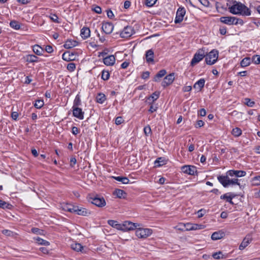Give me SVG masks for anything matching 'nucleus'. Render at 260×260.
Segmentation results:
<instances>
[{
    "mask_svg": "<svg viewBox=\"0 0 260 260\" xmlns=\"http://www.w3.org/2000/svg\"><path fill=\"white\" fill-rule=\"evenodd\" d=\"M226 6L229 12L233 15L249 16L251 14V10L240 2L229 0L226 3Z\"/></svg>",
    "mask_w": 260,
    "mask_h": 260,
    "instance_id": "obj_1",
    "label": "nucleus"
},
{
    "mask_svg": "<svg viewBox=\"0 0 260 260\" xmlns=\"http://www.w3.org/2000/svg\"><path fill=\"white\" fill-rule=\"evenodd\" d=\"M219 21L228 25H237L238 24L243 25L244 24V21L242 19L235 16H222L219 18Z\"/></svg>",
    "mask_w": 260,
    "mask_h": 260,
    "instance_id": "obj_2",
    "label": "nucleus"
},
{
    "mask_svg": "<svg viewBox=\"0 0 260 260\" xmlns=\"http://www.w3.org/2000/svg\"><path fill=\"white\" fill-rule=\"evenodd\" d=\"M218 57V51L216 49H213L205 57V61L207 64L212 65L214 64Z\"/></svg>",
    "mask_w": 260,
    "mask_h": 260,
    "instance_id": "obj_3",
    "label": "nucleus"
},
{
    "mask_svg": "<svg viewBox=\"0 0 260 260\" xmlns=\"http://www.w3.org/2000/svg\"><path fill=\"white\" fill-rule=\"evenodd\" d=\"M88 201L89 202L100 208L103 207L106 205L105 199L98 195L94 197H89L88 199Z\"/></svg>",
    "mask_w": 260,
    "mask_h": 260,
    "instance_id": "obj_4",
    "label": "nucleus"
},
{
    "mask_svg": "<svg viewBox=\"0 0 260 260\" xmlns=\"http://www.w3.org/2000/svg\"><path fill=\"white\" fill-rule=\"evenodd\" d=\"M136 236L140 239H145L152 234V230L147 228H136Z\"/></svg>",
    "mask_w": 260,
    "mask_h": 260,
    "instance_id": "obj_5",
    "label": "nucleus"
},
{
    "mask_svg": "<svg viewBox=\"0 0 260 260\" xmlns=\"http://www.w3.org/2000/svg\"><path fill=\"white\" fill-rule=\"evenodd\" d=\"M205 56V51L204 48L199 49L197 52L194 54L192 58L190 65L193 66L196 64L201 61Z\"/></svg>",
    "mask_w": 260,
    "mask_h": 260,
    "instance_id": "obj_6",
    "label": "nucleus"
},
{
    "mask_svg": "<svg viewBox=\"0 0 260 260\" xmlns=\"http://www.w3.org/2000/svg\"><path fill=\"white\" fill-rule=\"evenodd\" d=\"M139 224L138 223H133L129 221H125L122 223L121 231L123 232H127L135 230Z\"/></svg>",
    "mask_w": 260,
    "mask_h": 260,
    "instance_id": "obj_7",
    "label": "nucleus"
},
{
    "mask_svg": "<svg viewBox=\"0 0 260 260\" xmlns=\"http://www.w3.org/2000/svg\"><path fill=\"white\" fill-rule=\"evenodd\" d=\"M135 33V29L132 26L127 25L124 27L120 33V36L122 38H127Z\"/></svg>",
    "mask_w": 260,
    "mask_h": 260,
    "instance_id": "obj_8",
    "label": "nucleus"
},
{
    "mask_svg": "<svg viewBox=\"0 0 260 260\" xmlns=\"http://www.w3.org/2000/svg\"><path fill=\"white\" fill-rule=\"evenodd\" d=\"M182 172L189 175H197L198 171L197 167L194 166L185 165L181 167Z\"/></svg>",
    "mask_w": 260,
    "mask_h": 260,
    "instance_id": "obj_9",
    "label": "nucleus"
},
{
    "mask_svg": "<svg viewBox=\"0 0 260 260\" xmlns=\"http://www.w3.org/2000/svg\"><path fill=\"white\" fill-rule=\"evenodd\" d=\"M185 13L186 10L185 8L184 7H179L176 12L174 22L176 24L181 22L183 20Z\"/></svg>",
    "mask_w": 260,
    "mask_h": 260,
    "instance_id": "obj_10",
    "label": "nucleus"
},
{
    "mask_svg": "<svg viewBox=\"0 0 260 260\" xmlns=\"http://www.w3.org/2000/svg\"><path fill=\"white\" fill-rule=\"evenodd\" d=\"M73 213L81 216H87L90 214V211L86 208L77 206H75Z\"/></svg>",
    "mask_w": 260,
    "mask_h": 260,
    "instance_id": "obj_11",
    "label": "nucleus"
},
{
    "mask_svg": "<svg viewBox=\"0 0 260 260\" xmlns=\"http://www.w3.org/2000/svg\"><path fill=\"white\" fill-rule=\"evenodd\" d=\"M184 226H186V231L202 230L204 229L205 227L204 225L202 224H196L191 223H186Z\"/></svg>",
    "mask_w": 260,
    "mask_h": 260,
    "instance_id": "obj_12",
    "label": "nucleus"
},
{
    "mask_svg": "<svg viewBox=\"0 0 260 260\" xmlns=\"http://www.w3.org/2000/svg\"><path fill=\"white\" fill-rule=\"evenodd\" d=\"M174 79V73H171L168 75L164 78L162 82H161V86L164 88L168 86L173 82Z\"/></svg>",
    "mask_w": 260,
    "mask_h": 260,
    "instance_id": "obj_13",
    "label": "nucleus"
},
{
    "mask_svg": "<svg viewBox=\"0 0 260 260\" xmlns=\"http://www.w3.org/2000/svg\"><path fill=\"white\" fill-rule=\"evenodd\" d=\"M102 29L106 34L109 35L113 31L114 25L112 23L104 22L102 24Z\"/></svg>",
    "mask_w": 260,
    "mask_h": 260,
    "instance_id": "obj_14",
    "label": "nucleus"
},
{
    "mask_svg": "<svg viewBox=\"0 0 260 260\" xmlns=\"http://www.w3.org/2000/svg\"><path fill=\"white\" fill-rule=\"evenodd\" d=\"M72 108L73 111V115L75 117L80 120H83L84 119V112L82 111L81 108H80L79 107H75Z\"/></svg>",
    "mask_w": 260,
    "mask_h": 260,
    "instance_id": "obj_15",
    "label": "nucleus"
},
{
    "mask_svg": "<svg viewBox=\"0 0 260 260\" xmlns=\"http://www.w3.org/2000/svg\"><path fill=\"white\" fill-rule=\"evenodd\" d=\"M226 174L230 177L236 176V177H242L245 176L246 173L244 171L231 170L228 171Z\"/></svg>",
    "mask_w": 260,
    "mask_h": 260,
    "instance_id": "obj_16",
    "label": "nucleus"
},
{
    "mask_svg": "<svg viewBox=\"0 0 260 260\" xmlns=\"http://www.w3.org/2000/svg\"><path fill=\"white\" fill-rule=\"evenodd\" d=\"M252 238L250 235H247L243 239L241 243L239 246V249L242 250L245 249L252 241Z\"/></svg>",
    "mask_w": 260,
    "mask_h": 260,
    "instance_id": "obj_17",
    "label": "nucleus"
},
{
    "mask_svg": "<svg viewBox=\"0 0 260 260\" xmlns=\"http://www.w3.org/2000/svg\"><path fill=\"white\" fill-rule=\"evenodd\" d=\"M237 195L233 192H228L220 196V199L225 200L226 201L231 205H233L234 203L232 200L235 198Z\"/></svg>",
    "mask_w": 260,
    "mask_h": 260,
    "instance_id": "obj_18",
    "label": "nucleus"
},
{
    "mask_svg": "<svg viewBox=\"0 0 260 260\" xmlns=\"http://www.w3.org/2000/svg\"><path fill=\"white\" fill-rule=\"evenodd\" d=\"M229 175L226 174V176L224 175H220L217 177V180L220 182V184L224 187H229Z\"/></svg>",
    "mask_w": 260,
    "mask_h": 260,
    "instance_id": "obj_19",
    "label": "nucleus"
},
{
    "mask_svg": "<svg viewBox=\"0 0 260 260\" xmlns=\"http://www.w3.org/2000/svg\"><path fill=\"white\" fill-rule=\"evenodd\" d=\"M23 59L27 63L39 62V57L34 54H27L23 57Z\"/></svg>",
    "mask_w": 260,
    "mask_h": 260,
    "instance_id": "obj_20",
    "label": "nucleus"
},
{
    "mask_svg": "<svg viewBox=\"0 0 260 260\" xmlns=\"http://www.w3.org/2000/svg\"><path fill=\"white\" fill-rule=\"evenodd\" d=\"M104 63L107 66H113L115 62V56L113 55H110L106 56L103 59Z\"/></svg>",
    "mask_w": 260,
    "mask_h": 260,
    "instance_id": "obj_21",
    "label": "nucleus"
},
{
    "mask_svg": "<svg viewBox=\"0 0 260 260\" xmlns=\"http://www.w3.org/2000/svg\"><path fill=\"white\" fill-rule=\"evenodd\" d=\"M74 56V53L66 51L62 54V58L66 61H70L75 60Z\"/></svg>",
    "mask_w": 260,
    "mask_h": 260,
    "instance_id": "obj_22",
    "label": "nucleus"
},
{
    "mask_svg": "<svg viewBox=\"0 0 260 260\" xmlns=\"http://www.w3.org/2000/svg\"><path fill=\"white\" fill-rule=\"evenodd\" d=\"M146 62L148 63H153L154 62V52L152 49H149L146 51L145 53Z\"/></svg>",
    "mask_w": 260,
    "mask_h": 260,
    "instance_id": "obj_23",
    "label": "nucleus"
},
{
    "mask_svg": "<svg viewBox=\"0 0 260 260\" xmlns=\"http://www.w3.org/2000/svg\"><path fill=\"white\" fill-rule=\"evenodd\" d=\"M78 42L73 40H68L64 44L63 47L66 49H71L77 46Z\"/></svg>",
    "mask_w": 260,
    "mask_h": 260,
    "instance_id": "obj_24",
    "label": "nucleus"
},
{
    "mask_svg": "<svg viewBox=\"0 0 260 260\" xmlns=\"http://www.w3.org/2000/svg\"><path fill=\"white\" fill-rule=\"evenodd\" d=\"M90 35V30L87 27H83L80 31V36L83 39H86L89 37Z\"/></svg>",
    "mask_w": 260,
    "mask_h": 260,
    "instance_id": "obj_25",
    "label": "nucleus"
},
{
    "mask_svg": "<svg viewBox=\"0 0 260 260\" xmlns=\"http://www.w3.org/2000/svg\"><path fill=\"white\" fill-rule=\"evenodd\" d=\"M108 223L112 227L121 231L122 223H119L117 221L114 220H108Z\"/></svg>",
    "mask_w": 260,
    "mask_h": 260,
    "instance_id": "obj_26",
    "label": "nucleus"
},
{
    "mask_svg": "<svg viewBox=\"0 0 260 260\" xmlns=\"http://www.w3.org/2000/svg\"><path fill=\"white\" fill-rule=\"evenodd\" d=\"M205 83V80L204 78H201L195 83L193 85V87L194 88H198L199 91H201L204 87Z\"/></svg>",
    "mask_w": 260,
    "mask_h": 260,
    "instance_id": "obj_27",
    "label": "nucleus"
},
{
    "mask_svg": "<svg viewBox=\"0 0 260 260\" xmlns=\"http://www.w3.org/2000/svg\"><path fill=\"white\" fill-rule=\"evenodd\" d=\"M224 234L223 232L219 231L213 233L211 235V239L213 240H217L221 239L223 237Z\"/></svg>",
    "mask_w": 260,
    "mask_h": 260,
    "instance_id": "obj_28",
    "label": "nucleus"
},
{
    "mask_svg": "<svg viewBox=\"0 0 260 260\" xmlns=\"http://www.w3.org/2000/svg\"><path fill=\"white\" fill-rule=\"evenodd\" d=\"M34 52L37 55L41 56L44 52L43 49L39 45H35L32 47Z\"/></svg>",
    "mask_w": 260,
    "mask_h": 260,
    "instance_id": "obj_29",
    "label": "nucleus"
},
{
    "mask_svg": "<svg viewBox=\"0 0 260 260\" xmlns=\"http://www.w3.org/2000/svg\"><path fill=\"white\" fill-rule=\"evenodd\" d=\"M160 95L159 91H155L152 94H151L149 97L147 98V100L149 101H151V103L150 104H152L154 101L157 100Z\"/></svg>",
    "mask_w": 260,
    "mask_h": 260,
    "instance_id": "obj_30",
    "label": "nucleus"
},
{
    "mask_svg": "<svg viewBox=\"0 0 260 260\" xmlns=\"http://www.w3.org/2000/svg\"><path fill=\"white\" fill-rule=\"evenodd\" d=\"M113 178L116 181L121 182L122 184H128L129 180L128 178L123 176H115Z\"/></svg>",
    "mask_w": 260,
    "mask_h": 260,
    "instance_id": "obj_31",
    "label": "nucleus"
},
{
    "mask_svg": "<svg viewBox=\"0 0 260 260\" xmlns=\"http://www.w3.org/2000/svg\"><path fill=\"white\" fill-rule=\"evenodd\" d=\"M71 246L72 249L77 252H81L83 249V246L79 243H73Z\"/></svg>",
    "mask_w": 260,
    "mask_h": 260,
    "instance_id": "obj_32",
    "label": "nucleus"
},
{
    "mask_svg": "<svg viewBox=\"0 0 260 260\" xmlns=\"http://www.w3.org/2000/svg\"><path fill=\"white\" fill-rule=\"evenodd\" d=\"M82 105L81 96L79 94H77L74 100L72 108L79 107Z\"/></svg>",
    "mask_w": 260,
    "mask_h": 260,
    "instance_id": "obj_33",
    "label": "nucleus"
},
{
    "mask_svg": "<svg viewBox=\"0 0 260 260\" xmlns=\"http://www.w3.org/2000/svg\"><path fill=\"white\" fill-rule=\"evenodd\" d=\"M62 209L66 211L73 213L75 205L70 204H64L62 205Z\"/></svg>",
    "mask_w": 260,
    "mask_h": 260,
    "instance_id": "obj_34",
    "label": "nucleus"
},
{
    "mask_svg": "<svg viewBox=\"0 0 260 260\" xmlns=\"http://www.w3.org/2000/svg\"><path fill=\"white\" fill-rule=\"evenodd\" d=\"M167 73L165 70H160L154 77V81L155 82H158L159 80V78L164 76Z\"/></svg>",
    "mask_w": 260,
    "mask_h": 260,
    "instance_id": "obj_35",
    "label": "nucleus"
},
{
    "mask_svg": "<svg viewBox=\"0 0 260 260\" xmlns=\"http://www.w3.org/2000/svg\"><path fill=\"white\" fill-rule=\"evenodd\" d=\"M34 240L36 241L39 245L48 246L50 245V242L48 241L45 240L40 237L34 238Z\"/></svg>",
    "mask_w": 260,
    "mask_h": 260,
    "instance_id": "obj_36",
    "label": "nucleus"
},
{
    "mask_svg": "<svg viewBox=\"0 0 260 260\" xmlns=\"http://www.w3.org/2000/svg\"><path fill=\"white\" fill-rule=\"evenodd\" d=\"M10 26L15 30H19L21 28L20 23L15 20L11 21L10 22Z\"/></svg>",
    "mask_w": 260,
    "mask_h": 260,
    "instance_id": "obj_37",
    "label": "nucleus"
},
{
    "mask_svg": "<svg viewBox=\"0 0 260 260\" xmlns=\"http://www.w3.org/2000/svg\"><path fill=\"white\" fill-rule=\"evenodd\" d=\"M106 100L105 95L104 93H100L96 97V101L98 103L103 104Z\"/></svg>",
    "mask_w": 260,
    "mask_h": 260,
    "instance_id": "obj_38",
    "label": "nucleus"
},
{
    "mask_svg": "<svg viewBox=\"0 0 260 260\" xmlns=\"http://www.w3.org/2000/svg\"><path fill=\"white\" fill-rule=\"evenodd\" d=\"M251 63V58L250 57L244 58L240 62V65L242 67H246L249 66Z\"/></svg>",
    "mask_w": 260,
    "mask_h": 260,
    "instance_id": "obj_39",
    "label": "nucleus"
},
{
    "mask_svg": "<svg viewBox=\"0 0 260 260\" xmlns=\"http://www.w3.org/2000/svg\"><path fill=\"white\" fill-rule=\"evenodd\" d=\"M12 207V205L0 199V208L5 209H11Z\"/></svg>",
    "mask_w": 260,
    "mask_h": 260,
    "instance_id": "obj_40",
    "label": "nucleus"
},
{
    "mask_svg": "<svg viewBox=\"0 0 260 260\" xmlns=\"http://www.w3.org/2000/svg\"><path fill=\"white\" fill-rule=\"evenodd\" d=\"M235 185H239L240 188H241L242 187V186L241 185L240 183L239 182V180L237 178H233L232 179L229 178V186Z\"/></svg>",
    "mask_w": 260,
    "mask_h": 260,
    "instance_id": "obj_41",
    "label": "nucleus"
},
{
    "mask_svg": "<svg viewBox=\"0 0 260 260\" xmlns=\"http://www.w3.org/2000/svg\"><path fill=\"white\" fill-rule=\"evenodd\" d=\"M232 134L235 137H239L242 134V130L239 127H235L232 129Z\"/></svg>",
    "mask_w": 260,
    "mask_h": 260,
    "instance_id": "obj_42",
    "label": "nucleus"
},
{
    "mask_svg": "<svg viewBox=\"0 0 260 260\" xmlns=\"http://www.w3.org/2000/svg\"><path fill=\"white\" fill-rule=\"evenodd\" d=\"M110 78V73L108 71L103 70L102 72L101 78L104 80H108Z\"/></svg>",
    "mask_w": 260,
    "mask_h": 260,
    "instance_id": "obj_43",
    "label": "nucleus"
},
{
    "mask_svg": "<svg viewBox=\"0 0 260 260\" xmlns=\"http://www.w3.org/2000/svg\"><path fill=\"white\" fill-rule=\"evenodd\" d=\"M44 105V102L43 100H37L35 101L34 105L36 108L40 109L43 107Z\"/></svg>",
    "mask_w": 260,
    "mask_h": 260,
    "instance_id": "obj_44",
    "label": "nucleus"
},
{
    "mask_svg": "<svg viewBox=\"0 0 260 260\" xmlns=\"http://www.w3.org/2000/svg\"><path fill=\"white\" fill-rule=\"evenodd\" d=\"M251 182L253 186L260 185V176H256L252 178Z\"/></svg>",
    "mask_w": 260,
    "mask_h": 260,
    "instance_id": "obj_45",
    "label": "nucleus"
},
{
    "mask_svg": "<svg viewBox=\"0 0 260 260\" xmlns=\"http://www.w3.org/2000/svg\"><path fill=\"white\" fill-rule=\"evenodd\" d=\"M124 194H125V192L123 190L120 189H116L114 192V194L118 198H122Z\"/></svg>",
    "mask_w": 260,
    "mask_h": 260,
    "instance_id": "obj_46",
    "label": "nucleus"
},
{
    "mask_svg": "<svg viewBox=\"0 0 260 260\" xmlns=\"http://www.w3.org/2000/svg\"><path fill=\"white\" fill-rule=\"evenodd\" d=\"M49 18L54 22L59 23L60 22L58 20V17L55 14H50L49 16Z\"/></svg>",
    "mask_w": 260,
    "mask_h": 260,
    "instance_id": "obj_47",
    "label": "nucleus"
},
{
    "mask_svg": "<svg viewBox=\"0 0 260 260\" xmlns=\"http://www.w3.org/2000/svg\"><path fill=\"white\" fill-rule=\"evenodd\" d=\"M67 68L69 72H73L76 69V64L73 62L69 63L68 64Z\"/></svg>",
    "mask_w": 260,
    "mask_h": 260,
    "instance_id": "obj_48",
    "label": "nucleus"
},
{
    "mask_svg": "<svg viewBox=\"0 0 260 260\" xmlns=\"http://www.w3.org/2000/svg\"><path fill=\"white\" fill-rule=\"evenodd\" d=\"M252 61L254 64H259L260 63V55H253L252 57Z\"/></svg>",
    "mask_w": 260,
    "mask_h": 260,
    "instance_id": "obj_49",
    "label": "nucleus"
},
{
    "mask_svg": "<svg viewBox=\"0 0 260 260\" xmlns=\"http://www.w3.org/2000/svg\"><path fill=\"white\" fill-rule=\"evenodd\" d=\"M245 104L249 107H252L254 106L255 104V102L254 101H252L249 98L245 99Z\"/></svg>",
    "mask_w": 260,
    "mask_h": 260,
    "instance_id": "obj_50",
    "label": "nucleus"
},
{
    "mask_svg": "<svg viewBox=\"0 0 260 260\" xmlns=\"http://www.w3.org/2000/svg\"><path fill=\"white\" fill-rule=\"evenodd\" d=\"M185 223H179L178 225L175 227V229L179 231H186Z\"/></svg>",
    "mask_w": 260,
    "mask_h": 260,
    "instance_id": "obj_51",
    "label": "nucleus"
},
{
    "mask_svg": "<svg viewBox=\"0 0 260 260\" xmlns=\"http://www.w3.org/2000/svg\"><path fill=\"white\" fill-rule=\"evenodd\" d=\"M157 0H146L145 5L148 7H152Z\"/></svg>",
    "mask_w": 260,
    "mask_h": 260,
    "instance_id": "obj_52",
    "label": "nucleus"
},
{
    "mask_svg": "<svg viewBox=\"0 0 260 260\" xmlns=\"http://www.w3.org/2000/svg\"><path fill=\"white\" fill-rule=\"evenodd\" d=\"M222 255V252L221 251H218L217 252H215L212 254V257L214 259H220L222 258L221 255Z\"/></svg>",
    "mask_w": 260,
    "mask_h": 260,
    "instance_id": "obj_53",
    "label": "nucleus"
},
{
    "mask_svg": "<svg viewBox=\"0 0 260 260\" xmlns=\"http://www.w3.org/2000/svg\"><path fill=\"white\" fill-rule=\"evenodd\" d=\"M92 10L98 14H100L102 13V9L100 6H95L92 8Z\"/></svg>",
    "mask_w": 260,
    "mask_h": 260,
    "instance_id": "obj_54",
    "label": "nucleus"
},
{
    "mask_svg": "<svg viewBox=\"0 0 260 260\" xmlns=\"http://www.w3.org/2000/svg\"><path fill=\"white\" fill-rule=\"evenodd\" d=\"M124 122V120L121 116L117 117L115 119V124L116 125H119Z\"/></svg>",
    "mask_w": 260,
    "mask_h": 260,
    "instance_id": "obj_55",
    "label": "nucleus"
},
{
    "mask_svg": "<svg viewBox=\"0 0 260 260\" xmlns=\"http://www.w3.org/2000/svg\"><path fill=\"white\" fill-rule=\"evenodd\" d=\"M205 213H206V211L205 209H201L199 210L197 212L198 217L199 218H201V217H203L204 215V214H205Z\"/></svg>",
    "mask_w": 260,
    "mask_h": 260,
    "instance_id": "obj_56",
    "label": "nucleus"
},
{
    "mask_svg": "<svg viewBox=\"0 0 260 260\" xmlns=\"http://www.w3.org/2000/svg\"><path fill=\"white\" fill-rule=\"evenodd\" d=\"M144 132L146 136H148L151 132V129L150 126L148 125L144 128Z\"/></svg>",
    "mask_w": 260,
    "mask_h": 260,
    "instance_id": "obj_57",
    "label": "nucleus"
},
{
    "mask_svg": "<svg viewBox=\"0 0 260 260\" xmlns=\"http://www.w3.org/2000/svg\"><path fill=\"white\" fill-rule=\"evenodd\" d=\"M150 76V73L148 71L143 72L141 75V78L143 79H147Z\"/></svg>",
    "mask_w": 260,
    "mask_h": 260,
    "instance_id": "obj_58",
    "label": "nucleus"
},
{
    "mask_svg": "<svg viewBox=\"0 0 260 260\" xmlns=\"http://www.w3.org/2000/svg\"><path fill=\"white\" fill-rule=\"evenodd\" d=\"M200 3L206 7H209L210 2L208 0H198Z\"/></svg>",
    "mask_w": 260,
    "mask_h": 260,
    "instance_id": "obj_59",
    "label": "nucleus"
},
{
    "mask_svg": "<svg viewBox=\"0 0 260 260\" xmlns=\"http://www.w3.org/2000/svg\"><path fill=\"white\" fill-rule=\"evenodd\" d=\"M198 114L201 116L204 117L206 114V111L204 108H202L198 111Z\"/></svg>",
    "mask_w": 260,
    "mask_h": 260,
    "instance_id": "obj_60",
    "label": "nucleus"
},
{
    "mask_svg": "<svg viewBox=\"0 0 260 260\" xmlns=\"http://www.w3.org/2000/svg\"><path fill=\"white\" fill-rule=\"evenodd\" d=\"M219 31L221 35H224L226 33V28L225 26H220Z\"/></svg>",
    "mask_w": 260,
    "mask_h": 260,
    "instance_id": "obj_61",
    "label": "nucleus"
},
{
    "mask_svg": "<svg viewBox=\"0 0 260 260\" xmlns=\"http://www.w3.org/2000/svg\"><path fill=\"white\" fill-rule=\"evenodd\" d=\"M45 50L49 53H51L53 52V48L51 45H47L45 47Z\"/></svg>",
    "mask_w": 260,
    "mask_h": 260,
    "instance_id": "obj_62",
    "label": "nucleus"
},
{
    "mask_svg": "<svg viewBox=\"0 0 260 260\" xmlns=\"http://www.w3.org/2000/svg\"><path fill=\"white\" fill-rule=\"evenodd\" d=\"M204 125V122L202 120H199L197 121V124H196L195 127L196 128L201 127L203 126Z\"/></svg>",
    "mask_w": 260,
    "mask_h": 260,
    "instance_id": "obj_63",
    "label": "nucleus"
},
{
    "mask_svg": "<svg viewBox=\"0 0 260 260\" xmlns=\"http://www.w3.org/2000/svg\"><path fill=\"white\" fill-rule=\"evenodd\" d=\"M19 114L17 112H12L11 113V118L14 120H17Z\"/></svg>",
    "mask_w": 260,
    "mask_h": 260,
    "instance_id": "obj_64",
    "label": "nucleus"
}]
</instances>
